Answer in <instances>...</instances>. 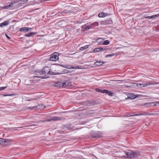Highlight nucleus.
Returning a JSON list of instances; mask_svg holds the SVG:
<instances>
[{
	"label": "nucleus",
	"mask_w": 159,
	"mask_h": 159,
	"mask_svg": "<svg viewBox=\"0 0 159 159\" xmlns=\"http://www.w3.org/2000/svg\"><path fill=\"white\" fill-rule=\"evenodd\" d=\"M19 2L18 0H16V1H13L11 2V5L12 6L14 4H16V3Z\"/></svg>",
	"instance_id": "c85d7f7f"
},
{
	"label": "nucleus",
	"mask_w": 159,
	"mask_h": 159,
	"mask_svg": "<svg viewBox=\"0 0 159 159\" xmlns=\"http://www.w3.org/2000/svg\"><path fill=\"white\" fill-rule=\"evenodd\" d=\"M110 43V41L108 40H105L102 44L103 45H107L109 44Z\"/></svg>",
	"instance_id": "a878e982"
},
{
	"label": "nucleus",
	"mask_w": 159,
	"mask_h": 159,
	"mask_svg": "<svg viewBox=\"0 0 159 159\" xmlns=\"http://www.w3.org/2000/svg\"><path fill=\"white\" fill-rule=\"evenodd\" d=\"M159 16V14H158L157 15H152L151 16H146L145 18L146 19H151L153 18H155V17Z\"/></svg>",
	"instance_id": "f3484780"
},
{
	"label": "nucleus",
	"mask_w": 159,
	"mask_h": 159,
	"mask_svg": "<svg viewBox=\"0 0 159 159\" xmlns=\"http://www.w3.org/2000/svg\"><path fill=\"white\" fill-rule=\"evenodd\" d=\"M12 7L10 3H8L7 5H5L2 8L4 9H8L10 7Z\"/></svg>",
	"instance_id": "2eb2a0df"
},
{
	"label": "nucleus",
	"mask_w": 159,
	"mask_h": 159,
	"mask_svg": "<svg viewBox=\"0 0 159 159\" xmlns=\"http://www.w3.org/2000/svg\"><path fill=\"white\" fill-rule=\"evenodd\" d=\"M104 63L102 61H97L94 64L97 66H100L102 65Z\"/></svg>",
	"instance_id": "dca6fc26"
},
{
	"label": "nucleus",
	"mask_w": 159,
	"mask_h": 159,
	"mask_svg": "<svg viewBox=\"0 0 159 159\" xmlns=\"http://www.w3.org/2000/svg\"><path fill=\"white\" fill-rule=\"evenodd\" d=\"M143 114H135V115H131V113H129L128 114H127L126 115H125L124 116H127V117H129V116H140V115H143Z\"/></svg>",
	"instance_id": "ddd939ff"
},
{
	"label": "nucleus",
	"mask_w": 159,
	"mask_h": 159,
	"mask_svg": "<svg viewBox=\"0 0 159 159\" xmlns=\"http://www.w3.org/2000/svg\"><path fill=\"white\" fill-rule=\"evenodd\" d=\"M151 103H153V102H151Z\"/></svg>",
	"instance_id": "8fccbe9b"
},
{
	"label": "nucleus",
	"mask_w": 159,
	"mask_h": 159,
	"mask_svg": "<svg viewBox=\"0 0 159 159\" xmlns=\"http://www.w3.org/2000/svg\"><path fill=\"white\" fill-rule=\"evenodd\" d=\"M131 115H134V113H131Z\"/></svg>",
	"instance_id": "37998d69"
},
{
	"label": "nucleus",
	"mask_w": 159,
	"mask_h": 159,
	"mask_svg": "<svg viewBox=\"0 0 159 159\" xmlns=\"http://www.w3.org/2000/svg\"><path fill=\"white\" fill-rule=\"evenodd\" d=\"M37 106H34L33 107H30L28 108V109H34V108H37Z\"/></svg>",
	"instance_id": "2f4dec72"
},
{
	"label": "nucleus",
	"mask_w": 159,
	"mask_h": 159,
	"mask_svg": "<svg viewBox=\"0 0 159 159\" xmlns=\"http://www.w3.org/2000/svg\"><path fill=\"white\" fill-rule=\"evenodd\" d=\"M83 31L87 30L91 28L90 26L89 25H84L83 27Z\"/></svg>",
	"instance_id": "6ab92c4d"
},
{
	"label": "nucleus",
	"mask_w": 159,
	"mask_h": 159,
	"mask_svg": "<svg viewBox=\"0 0 159 159\" xmlns=\"http://www.w3.org/2000/svg\"><path fill=\"white\" fill-rule=\"evenodd\" d=\"M91 134L92 137L93 138H99L102 136V132L98 131L95 132H92L91 133Z\"/></svg>",
	"instance_id": "39448f33"
},
{
	"label": "nucleus",
	"mask_w": 159,
	"mask_h": 159,
	"mask_svg": "<svg viewBox=\"0 0 159 159\" xmlns=\"http://www.w3.org/2000/svg\"><path fill=\"white\" fill-rule=\"evenodd\" d=\"M122 153L123 155L121 157H126L128 158L136 159L140 155L139 153L132 151H129L128 152H123Z\"/></svg>",
	"instance_id": "f257e3e1"
},
{
	"label": "nucleus",
	"mask_w": 159,
	"mask_h": 159,
	"mask_svg": "<svg viewBox=\"0 0 159 159\" xmlns=\"http://www.w3.org/2000/svg\"><path fill=\"white\" fill-rule=\"evenodd\" d=\"M6 36L7 38V39H11V38L9 36H8L6 34Z\"/></svg>",
	"instance_id": "58836bf2"
},
{
	"label": "nucleus",
	"mask_w": 159,
	"mask_h": 159,
	"mask_svg": "<svg viewBox=\"0 0 159 159\" xmlns=\"http://www.w3.org/2000/svg\"><path fill=\"white\" fill-rule=\"evenodd\" d=\"M106 49L105 48H104L102 47H100L99 48H95L93 50V51L95 52H98L100 51H104Z\"/></svg>",
	"instance_id": "9d476101"
},
{
	"label": "nucleus",
	"mask_w": 159,
	"mask_h": 159,
	"mask_svg": "<svg viewBox=\"0 0 159 159\" xmlns=\"http://www.w3.org/2000/svg\"><path fill=\"white\" fill-rule=\"evenodd\" d=\"M156 104H154V106H156Z\"/></svg>",
	"instance_id": "de8ad7c7"
},
{
	"label": "nucleus",
	"mask_w": 159,
	"mask_h": 159,
	"mask_svg": "<svg viewBox=\"0 0 159 159\" xmlns=\"http://www.w3.org/2000/svg\"><path fill=\"white\" fill-rule=\"evenodd\" d=\"M149 104V103H147V104Z\"/></svg>",
	"instance_id": "09e8293b"
},
{
	"label": "nucleus",
	"mask_w": 159,
	"mask_h": 159,
	"mask_svg": "<svg viewBox=\"0 0 159 159\" xmlns=\"http://www.w3.org/2000/svg\"><path fill=\"white\" fill-rule=\"evenodd\" d=\"M89 47V45H86L84 47H82L80 48V50L81 51H83L85 49L88 48Z\"/></svg>",
	"instance_id": "4be33fe9"
},
{
	"label": "nucleus",
	"mask_w": 159,
	"mask_h": 159,
	"mask_svg": "<svg viewBox=\"0 0 159 159\" xmlns=\"http://www.w3.org/2000/svg\"><path fill=\"white\" fill-rule=\"evenodd\" d=\"M31 29H32V28H28V27H25L24 32H25L27 31H28L30 30H31Z\"/></svg>",
	"instance_id": "cd10ccee"
},
{
	"label": "nucleus",
	"mask_w": 159,
	"mask_h": 159,
	"mask_svg": "<svg viewBox=\"0 0 159 159\" xmlns=\"http://www.w3.org/2000/svg\"><path fill=\"white\" fill-rule=\"evenodd\" d=\"M62 85L61 84V82L58 81V82L54 83L53 84L54 86L58 88L62 87Z\"/></svg>",
	"instance_id": "f8f14e48"
},
{
	"label": "nucleus",
	"mask_w": 159,
	"mask_h": 159,
	"mask_svg": "<svg viewBox=\"0 0 159 159\" xmlns=\"http://www.w3.org/2000/svg\"><path fill=\"white\" fill-rule=\"evenodd\" d=\"M156 103H159V102H156Z\"/></svg>",
	"instance_id": "79ce46f5"
},
{
	"label": "nucleus",
	"mask_w": 159,
	"mask_h": 159,
	"mask_svg": "<svg viewBox=\"0 0 159 159\" xmlns=\"http://www.w3.org/2000/svg\"><path fill=\"white\" fill-rule=\"evenodd\" d=\"M11 141V139H0V144L3 145L5 143H9Z\"/></svg>",
	"instance_id": "423d86ee"
},
{
	"label": "nucleus",
	"mask_w": 159,
	"mask_h": 159,
	"mask_svg": "<svg viewBox=\"0 0 159 159\" xmlns=\"http://www.w3.org/2000/svg\"><path fill=\"white\" fill-rule=\"evenodd\" d=\"M61 119V117H54L53 116L52 117H51V119H47L46 120H45V121H50L51 120H59Z\"/></svg>",
	"instance_id": "1a4fd4ad"
},
{
	"label": "nucleus",
	"mask_w": 159,
	"mask_h": 159,
	"mask_svg": "<svg viewBox=\"0 0 159 159\" xmlns=\"http://www.w3.org/2000/svg\"><path fill=\"white\" fill-rule=\"evenodd\" d=\"M115 55V54L114 53H113L112 54H108L106 56V57H111L113 56H114Z\"/></svg>",
	"instance_id": "c756f323"
},
{
	"label": "nucleus",
	"mask_w": 159,
	"mask_h": 159,
	"mask_svg": "<svg viewBox=\"0 0 159 159\" xmlns=\"http://www.w3.org/2000/svg\"><path fill=\"white\" fill-rule=\"evenodd\" d=\"M61 84L62 85L61 86L62 87L65 88L66 86H67L68 85L67 84V83L66 82H61Z\"/></svg>",
	"instance_id": "5701e85b"
},
{
	"label": "nucleus",
	"mask_w": 159,
	"mask_h": 159,
	"mask_svg": "<svg viewBox=\"0 0 159 159\" xmlns=\"http://www.w3.org/2000/svg\"><path fill=\"white\" fill-rule=\"evenodd\" d=\"M108 90H102V93H107Z\"/></svg>",
	"instance_id": "72a5a7b5"
},
{
	"label": "nucleus",
	"mask_w": 159,
	"mask_h": 159,
	"mask_svg": "<svg viewBox=\"0 0 159 159\" xmlns=\"http://www.w3.org/2000/svg\"><path fill=\"white\" fill-rule=\"evenodd\" d=\"M64 128H66L68 130H71L74 129V127L71 125H67L64 126Z\"/></svg>",
	"instance_id": "4468645a"
},
{
	"label": "nucleus",
	"mask_w": 159,
	"mask_h": 159,
	"mask_svg": "<svg viewBox=\"0 0 159 159\" xmlns=\"http://www.w3.org/2000/svg\"><path fill=\"white\" fill-rule=\"evenodd\" d=\"M66 111H64V112H63V113H65V112H66Z\"/></svg>",
	"instance_id": "c03bdc74"
},
{
	"label": "nucleus",
	"mask_w": 159,
	"mask_h": 159,
	"mask_svg": "<svg viewBox=\"0 0 159 159\" xmlns=\"http://www.w3.org/2000/svg\"><path fill=\"white\" fill-rule=\"evenodd\" d=\"M102 39V38H99V39H98H98Z\"/></svg>",
	"instance_id": "49530a36"
},
{
	"label": "nucleus",
	"mask_w": 159,
	"mask_h": 159,
	"mask_svg": "<svg viewBox=\"0 0 159 159\" xmlns=\"http://www.w3.org/2000/svg\"><path fill=\"white\" fill-rule=\"evenodd\" d=\"M13 95V94H9V95H6V94L3 95V96H12Z\"/></svg>",
	"instance_id": "c9c22d12"
},
{
	"label": "nucleus",
	"mask_w": 159,
	"mask_h": 159,
	"mask_svg": "<svg viewBox=\"0 0 159 159\" xmlns=\"http://www.w3.org/2000/svg\"><path fill=\"white\" fill-rule=\"evenodd\" d=\"M71 12V11H68L67 10H65L62 12H61V13H64V14H67V13H69Z\"/></svg>",
	"instance_id": "b1692460"
},
{
	"label": "nucleus",
	"mask_w": 159,
	"mask_h": 159,
	"mask_svg": "<svg viewBox=\"0 0 159 159\" xmlns=\"http://www.w3.org/2000/svg\"><path fill=\"white\" fill-rule=\"evenodd\" d=\"M154 83L152 82H143L141 83H138L137 84V86L139 87H143L147 86L153 84Z\"/></svg>",
	"instance_id": "20e7f679"
},
{
	"label": "nucleus",
	"mask_w": 159,
	"mask_h": 159,
	"mask_svg": "<svg viewBox=\"0 0 159 159\" xmlns=\"http://www.w3.org/2000/svg\"><path fill=\"white\" fill-rule=\"evenodd\" d=\"M91 25L93 26H98L99 25L98 23L97 22H94L93 23H92L91 24Z\"/></svg>",
	"instance_id": "bb28decb"
},
{
	"label": "nucleus",
	"mask_w": 159,
	"mask_h": 159,
	"mask_svg": "<svg viewBox=\"0 0 159 159\" xmlns=\"http://www.w3.org/2000/svg\"><path fill=\"white\" fill-rule=\"evenodd\" d=\"M50 70L51 69L49 67L46 66L43 68L41 70H39V71H35L34 74L36 75H38L37 73L44 74H47L48 75H56L54 72L51 71Z\"/></svg>",
	"instance_id": "f03ea898"
},
{
	"label": "nucleus",
	"mask_w": 159,
	"mask_h": 159,
	"mask_svg": "<svg viewBox=\"0 0 159 159\" xmlns=\"http://www.w3.org/2000/svg\"><path fill=\"white\" fill-rule=\"evenodd\" d=\"M22 127H19V128H22Z\"/></svg>",
	"instance_id": "a18cd8bd"
},
{
	"label": "nucleus",
	"mask_w": 159,
	"mask_h": 159,
	"mask_svg": "<svg viewBox=\"0 0 159 159\" xmlns=\"http://www.w3.org/2000/svg\"><path fill=\"white\" fill-rule=\"evenodd\" d=\"M25 27L22 28L20 29V31L24 32Z\"/></svg>",
	"instance_id": "f704fd0d"
},
{
	"label": "nucleus",
	"mask_w": 159,
	"mask_h": 159,
	"mask_svg": "<svg viewBox=\"0 0 159 159\" xmlns=\"http://www.w3.org/2000/svg\"><path fill=\"white\" fill-rule=\"evenodd\" d=\"M84 103V105L85 106H90L94 105L95 104H96V102L94 101L89 100L85 102Z\"/></svg>",
	"instance_id": "0eeeda50"
},
{
	"label": "nucleus",
	"mask_w": 159,
	"mask_h": 159,
	"mask_svg": "<svg viewBox=\"0 0 159 159\" xmlns=\"http://www.w3.org/2000/svg\"><path fill=\"white\" fill-rule=\"evenodd\" d=\"M34 77H38V78H40V77L39 76H34Z\"/></svg>",
	"instance_id": "a19ab883"
},
{
	"label": "nucleus",
	"mask_w": 159,
	"mask_h": 159,
	"mask_svg": "<svg viewBox=\"0 0 159 159\" xmlns=\"http://www.w3.org/2000/svg\"><path fill=\"white\" fill-rule=\"evenodd\" d=\"M37 33L36 32H31L25 34V36L26 37H30L33 35L36 34Z\"/></svg>",
	"instance_id": "aec40b11"
},
{
	"label": "nucleus",
	"mask_w": 159,
	"mask_h": 159,
	"mask_svg": "<svg viewBox=\"0 0 159 159\" xmlns=\"http://www.w3.org/2000/svg\"><path fill=\"white\" fill-rule=\"evenodd\" d=\"M28 1V0H23V1H22V3H25Z\"/></svg>",
	"instance_id": "e433bc0d"
},
{
	"label": "nucleus",
	"mask_w": 159,
	"mask_h": 159,
	"mask_svg": "<svg viewBox=\"0 0 159 159\" xmlns=\"http://www.w3.org/2000/svg\"><path fill=\"white\" fill-rule=\"evenodd\" d=\"M139 96L134 95L133 93H131L128 96V98L130 99H134L136 98H137ZM126 99H127V98H126Z\"/></svg>",
	"instance_id": "9b49d317"
},
{
	"label": "nucleus",
	"mask_w": 159,
	"mask_h": 159,
	"mask_svg": "<svg viewBox=\"0 0 159 159\" xmlns=\"http://www.w3.org/2000/svg\"><path fill=\"white\" fill-rule=\"evenodd\" d=\"M95 90L98 92L102 93V90L98 88H96Z\"/></svg>",
	"instance_id": "7c9ffc66"
},
{
	"label": "nucleus",
	"mask_w": 159,
	"mask_h": 159,
	"mask_svg": "<svg viewBox=\"0 0 159 159\" xmlns=\"http://www.w3.org/2000/svg\"><path fill=\"white\" fill-rule=\"evenodd\" d=\"M59 53L58 52H54L51 55L49 60L51 61H56L58 59Z\"/></svg>",
	"instance_id": "7ed1b4c3"
},
{
	"label": "nucleus",
	"mask_w": 159,
	"mask_h": 159,
	"mask_svg": "<svg viewBox=\"0 0 159 159\" xmlns=\"http://www.w3.org/2000/svg\"><path fill=\"white\" fill-rule=\"evenodd\" d=\"M9 24V22L7 21H5L4 22L1 23L0 24V26L1 27H2L4 26L7 25Z\"/></svg>",
	"instance_id": "a211bd4d"
},
{
	"label": "nucleus",
	"mask_w": 159,
	"mask_h": 159,
	"mask_svg": "<svg viewBox=\"0 0 159 159\" xmlns=\"http://www.w3.org/2000/svg\"><path fill=\"white\" fill-rule=\"evenodd\" d=\"M70 68H72V69H77V68H78L77 66L75 67H73V66H71V67H70Z\"/></svg>",
	"instance_id": "4c0bfd02"
},
{
	"label": "nucleus",
	"mask_w": 159,
	"mask_h": 159,
	"mask_svg": "<svg viewBox=\"0 0 159 159\" xmlns=\"http://www.w3.org/2000/svg\"><path fill=\"white\" fill-rule=\"evenodd\" d=\"M107 14L103 12L99 13L98 15V16L99 17H103L106 16Z\"/></svg>",
	"instance_id": "412c9836"
},
{
	"label": "nucleus",
	"mask_w": 159,
	"mask_h": 159,
	"mask_svg": "<svg viewBox=\"0 0 159 159\" xmlns=\"http://www.w3.org/2000/svg\"><path fill=\"white\" fill-rule=\"evenodd\" d=\"M112 23V20H107L104 21H102L101 23L103 25H107L111 24Z\"/></svg>",
	"instance_id": "6e6552de"
},
{
	"label": "nucleus",
	"mask_w": 159,
	"mask_h": 159,
	"mask_svg": "<svg viewBox=\"0 0 159 159\" xmlns=\"http://www.w3.org/2000/svg\"><path fill=\"white\" fill-rule=\"evenodd\" d=\"M107 93L108 95L110 96H112L113 95V93L112 92L108 90H107Z\"/></svg>",
	"instance_id": "393cba45"
},
{
	"label": "nucleus",
	"mask_w": 159,
	"mask_h": 159,
	"mask_svg": "<svg viewBox=\"0 0 159 159\" xmlns=\"http://www.w3.org/2000/svg\"><path fill=\"white\" fill-rule=\"evenodd\" d=\"M7 87H0V90H3L6 88Z\"/></svg>",
	"instance_id": "473e14b6"
},
{
	"label": "nucleus",
	"mask_w": 159,
	"mask_h": 159,
	"mask_svg": "<svg viewBox=\"0 0 159 159\" xmlns=\"http://www.w3.org/2000/svg\"><path fill=\"white\" fill-rule=\"evenodd\" d=\"M41 105L42 106V107H43L44 108L45 107V105L43 104H41Z\"/></svg>",
	"instance_id": "ea45409f"
}]
</instances>
